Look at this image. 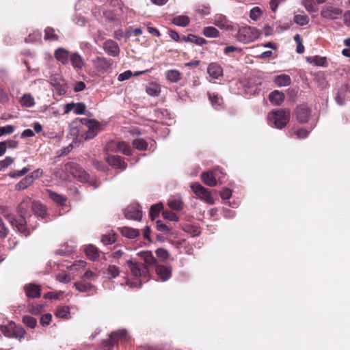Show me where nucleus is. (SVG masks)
<instances>
[{
  "label": "nucleus",
  "mask_w": 350,
  "mask_h": 350,
  "mask_svg": "<svg viewBox=\"0 0 350 350\" xmlns=\"http://www.w3.org/2000/svg\"><path fill=\"white\" fill-rule=\"evenodd\" d=\"M33 202L29 197L25 198L18 207L19 217L16 218L12 215L6 216L11 225L25 237L28 236L31 231L36 228V225L31 223L32 216L29 215L28 218L26 217L30 208L32 211Z\"/></svg>",
  "instance_id": "obj_1"
},
{
  "label": "nucleus",
  "mask_w": 350,
  "mask_h": 350,
  "mask_svg": "<svg viewBox=\"0 0 350 350\" xmlns=\"http://www.w3.org/2000/svg\"><path fill=\"white\" fill-rule=\"evenodd\" d=\"M289 119V111L283 109L273 110L267 116L269 124L279 129L284 127L288 122Z\"/></svg>",
  "instance_id": "obj_2"
},
{
  "label": "nucleus",
  "mask_w": 350,
  "mask_h": 350,
  "mask_svg": "<svg viewBox=\"0 0 350 350\" xmlns=\"http://www.w3.org/2000/svg\"><path fill=\"white\" fill-rule=\"evenodd\" d=\"M66 170L68 172H69L79 181L81 183L90 182V185L93 186L94 188H96L98 187L96 181L92 180H90L89 174L85 171H84L81 167H79L77 164L71 163L68 166H66Z\"/></svg>",
  "instance_id": "obj_3"
},
{
  "label": "nucleus",
  "mask_w": 350,
  "mask_h": 350,
  "mask_svg": "<svg viewBox=\"0 0 350 350\" xmlns=\"http://www.w3.org/2000/svg\"><path fill=\"white\" fill-rule=\"evenodd\" d=\"M0 330L5 336L15 338L19 340L23 339L26 334L25 330L23 327L16 326L14 323L1 325Z\"/></svg>",
  "instance_id": "obj_4"
},
{
  "label": "nucleus",
  "mask_w": 350,
  "mask_h": 350,
  "mask_svg": "<svg viewBox=\"0 0 350 350\" xmlns=\"http://www.w3.org/2000/svg\"><path fill=\"white\" fill-rule=\"evenodd\" d=\"M258 36L259 33L256 29L246 26L239 29L236 38L239 42L247 44L253 42Z\"/></svg>",
  "instance_id": "obj_5"
},
{
  "label": "nucleus",
  "mask_w": 350,
  "mask_h": 350,
  "mask_svg": "<svg viewBox=\"0 0 350 350\" xmlns=\"http://www.w3.org/2000/svg\"><path fill=\"white\" fill-rule=\"evenodd\" d=\"M80 122L88 128L85 137V139H90L94 137L100 129V124L96 120L81 118Z\"/></svg>",
  "instance_id": "obj_6"
},
{
  "label": "nucleus",
  "mask_w": 350,
  "mask_h": 350,
  "mask_svg": "<svg viewBox=\"0 0 350 350\" xmlns=\"http://www.w3.org/2000/svg\"><path fill=\"white\" fill-rule=\"evenodd\" d=\"M191 189L198 198L203 200L206 203L209 204H214V200L211 193L200 183H192L191 185Z\"/></svg>",
  "instance_id": "obj_7"
},
{
  "label": "nucleus",
  "mask_w": 350,
  "mask_h": 350,
  "mask_svg": "<svg viewBox=\"0 0 350 350\" xmlns=\"http://www.w3.org/2000/svg\"><path fill=\"white\" fill-rule=\"evenodd\" d=\"M342 14V10L335 6L332 3H327L321 10V15L323 18L327 20H334L337 18Z\"/></svg>",
  "instance_id": "obj_8"
},
{
  "label": "nucleus",
  "mask_w": 350,
  "mask_h": 350,
  "mask_svg": "<svg viewBox=\"0 0 350 350\" xmlns=\"http://www.w3.org/2000/svg\"><path fill=\"white\" fill-rule=\"evenodd\" d=\"M92 64L98 72L103 74L111 67L113 62L106 57L98 56L92 60Z\"/></svg>",
  "instance_id": "obj_9"
},
{
  "label": "nucleus",
  "mask_w": 350,
  "mask_h": 350,
  "mask_svg": "<svg viewBox=\"0 0 350 350\" xmlns=\"http://www.w3.org/2000/svg\"><path fill=\"white\" fill-rule=\"evenodd\" d=\"M295 115L300 123H306L308 121L311 115V109L306 103L297 106L295 109Z\"/></svg>",
  "instance_id": "obj_10"
},
{
  "label": "nucleus",
  "mask_w": 350,
  "mask_h": 350,
  "mask_svg": "<svg viewBox=\"0 0 350 350\" xmlns=\"http://www.w3.org/2000/svg\"><path fill=\"white\" fill-rule=\"evenodd\" d=\"M219 174H222L219 168L215 169L214 172L207 171L202 174V179L208 186L214 187L217 185V178H220Z\"/></svg>",
  "instance_id": "obj_11"
},
{
  "label": "nucleus",
  "mask_w": 350,
  "mask_h": 350,
  "mask_svg": "<svg viewBox=\"0 0 350 350\" xmlns=\"http://www.w3.org/2000/svg\"><path fill=\"white\" fill-rule=\"evenodd\" d=\"M124 215L126 219L140 220L142 217V211L138 204H133L128 206L124 210Z\"/></svg>",
  "instance_id": "obj_12"
},
{
  "label": "nucleus",
  "mask_w": 350,
  "mask_h": 350,
  "mask_svg": "<svg viewBox=\"0 0 350 350\" xmlns=\"http://www.w3.org/2000/svg\"><path fill=\"white\" fill-rule=\"evenodd\" d=\"M74 286L77 291L81 293H87L89 296L97 293L96 288L89 282L83 280L78 281L74 284Z\"/></svg>",
  "instance_id": "obj_13"
},
{
  "label": "nucleus",
  "mask_w": 350,
  "mask_h": 350,
  "mask_svg": "<svg viewBox=\"0 0 350 350\" xmlns=\"http://www.w3.org/2000/svg\"><path fill=\"white\" fill-rule=\"evenodd\" d=\"M103 50L111 57L119 55L120 49L118 44L113 40H107L103 44Z\"/></svg>",
  "instance_id": "obj_14"
},
{
  "label": "nucleus",
  "mask_w": 350,
  "mask_h": 350,
  "mask_svg": "<svg viewBox=\"0 0 350 350\" xmlns=\"http://www.w3.org/2000/svg\"><path fill=\"white\" fill-rule=\"evenodd\" d=\"M213 23L221 29L231 30L232 29L230 21L221 14H217L214 16Z\"/></svg>",
  "instance_id": "obj_15"
},
{
  "label": "nucleus",
  "mask_w": 350,
  "mask_h": 350,
  "mask_svg": "<svg viewBox=\"0 0 350 350\" xmlns=\"http://www.w3.org/2000/svg\"><path fill=\"white\" fill-rule=\"evenodd\" d=\"M131 273L135 277L146 276L148 274V269L139 263H134L132 260H128Z\"/></svg>",
  "instance_id": "obj_16"
},
{
  "label": "nucleus",
  "mask_w": 350,
  "mask_h": 350,
  "mask_svg": "<svg viewBox=\"0 0 350 350\" xmlns=\"http://www.w3.org/2000/svg\"><path fill=\"white\" fill-rule=\"evenodd\" d=\"M207 72L212 79H219L223 76V68L218 63L212 62L207 67Z\"/></svg>",
  "instance_id": "obj_17"
},
{
  "label": "nucleus",
  "mask_w": 350,
  "mask_h": 350,
  "mask_svg": "<svg viewBox=\"0 0 350 350\" xmlns=\"http://www.w3.org/2000/svg\"><path fill=\"white\" fill-rule=\"evenodd\" d=\"M54 57L57 61L62 63L63 65H66L68 64L70 54L67 49L63 47H59L55 51Z\"/></svg>",
  "instance_id": "obj_18"
},
{
  "label": "nucleus",
  "mask_w": 350,
  "mask_h": 350,
  "mask_svg": "<svg viewBox=\"0 0 350 350\" xmlns=\"http://www.w3.org/2000/svg\"><path fill=\"white\" fill-rule=\"evenodd\" d=\"M138 256L140 259L143 260L145 266L148 269V267L154 266L157 263V260L150 251H142L137 253Z\"/></svg>",
  "instance_id": "obj_19"
},
{
  "label": "nucleus",
  "mask_w": 350,
  "mask_h": 350,
  "mask_svg": "<svg viewBox=\"0 0 350 350\" xmlns=\"http://www.w3.org/2000/svg\"><path fill=\"white\" fill-rule=\"evenodd\" d=\"M107 161L111 165L124 170L126 168L127 164L120 156L108 155Z\"/></svg>",
  "instance_id": "obj_20"
},
{
  "label": "nucleus",
  "mask_w": 350,
  "mask_h": 350,
  "mask_svg": "<svg viewBox=\"0 0 350 350\" xmlns=\"http://www.w3.org/2000/svg\"><path fill=\"white\" fill-rule=\"evenodd\" d=\"M24 289L28 298H38L41 295L40 286L33 283H30L27 285H25Z\"/></svg>",
  "instance_id": "obj_21"
},
{
  "label": "nucleus",
  "mask_w": 350,
  "mask_h": 350,
  "mask_svg": "<svg viewBox=\"0 0 350 350\" xmlns=\"http://www.w3.org/2000/svg\"><path fill=\"white\" fill-rule=\"evenodd\" d=\"M156 273L159 279L165 282L170 278L172 275V269L165 265H157L156 267Z\"/></svg>",
  "instance_id": "obj_22"
},
{
  "label": "nucleus",
  "mask_w": 350,
  "mask_h": 350,
  "mask_svg": "<svg viewBox=\"0 0 350 350\" xmlns=\"http://www.w3.org/2000/svg\"><path fill=\"white\" fill-rule=\"evenodd\" d=\"M70 59L71 64L75 69H81L85 65L82 56L77 52L71 53Z\"/></svg>",
  "instance_id": "obj_23"
},
{
  "label": "nucleus",
  "mask_w": 350,
  "mask_h": 350,
  "mask_svg": "<svg viewBox=\"0 0 350 350\" xmlns=\"http://www.w3.org/2000/svg\"><path fill=\"white\" fill-rule=\"evenodd\" d=\"M127 340V332L126 329H119L110 334V339L108 342L109 346H113L115 340Z\"/></svg>",
  "instance_id": "obj_24"
},
{
  "label": "nucleus",
  "mask_w": 350,
  "mask_h": 350,
  "mask_svg": "<svg viewBox=\"0 0 350 350\" xmlns=\"http://www.w3.org/2000/svg\"><path fill=\"white\" fill-rule=\"evenodd\" d=\"M212 106L216 109H220L223 106V98L215 93H208Z\"/></svg>",
  "instance_id": "obj_25"
},
{
  "label": "nucleus",
  "mask_w": 350,
  "mask_h": 350,
  "mask_svg": "<svg viewBox=\"0 0 350 350\" xmlns=\"http://www.w3.org/2000/svg\"><path fill=\"white\" fill-rule=\"evenodd\" d=\"M285 96L282 92L275 90L270 93L269 101L276 105H280L284 100Z\"/></svg>",
  "instance_id": "obj_26"
},
{
  "label": "nucleus",
  "mask_w": 350,
  "mask_h": 350,
  "mask_svg": "<svg viewBox=\"0 0 350 350\" xmlns=\"http://www.w3.org/2000/svg\"><path fill=\"white\" fill-rule=\"evenodd\" d=\"M32 211L38 217L44 218L46 214V208L39 202L33 201L32 204Z\"/></svg>",
  "instance_id": "obj_27"
},
{
  "label": "nucleus",
  "mask_w": 350,
  "mask_h": 350,
  "mask_svg": "<svg viewBox=\"0 0 350 350\" xmlns=\"http://www.w3.org/2000/svg\"><path fill=\"white\" fill-rule=\"evenodd\" d=\"M49 198L56 204L64 206L66 202V198L51 190L47 191Z\"/></svg>",
  "instance_id": "obj_28"
},
{
  "label": "nucleus",
  "mask_w": 350,
  "mask_h": 350,
  "mask_svg": "<svg viewBox=\"0 0 350 350\" xmlns=\"http://www.w3.org/2000/svg\"><path fill=\"white\" fill-rule=\"evenodd\" d=\"M120 232L122 236L129 239H134L139 235V231L138 230L129 227L121 228Z\"/></svg>",
  "instance_id": "obj_29"
},
{
  "label": "nucleus",
  "mask_w": 350,
  "mask_h": 350,
  "mask_svg": "<svg viewBox=\"0 0 350 350\" xmlns=\"http://www.w3.org/2000/svg\"><path fill=\"white\" fill-rule=\"evenodd\" d=\"M291 81V77L288 75H277L274 78L275 83L278 86H287L290 85Z\"/></svg>",
  "instance_id": "obj_30"
},
{
  "label": "nucleus",
  "mask_w": 350,
  "mask_h": 350,
  "mask_svg": "<svg viewBox=\"0 0 350 350\" xmlns=\"http://www.w3.org/2000/svg\"><path fill=\"white\" fill-rule=\"evenodd\" d=\"M183 201L179 198H170L167 201L168 206L174 211H181L183 208Z\"/></svg>",
  "instance_id": "obj_31"
},
{
  "label": "nucleus",
  "mask_w": 350,
  "mask_h": 350,
  "mask_svg": "<svg viewBox=\"0 0 350 350\" xmlns=\"http://www.w3.org/2000/svg\"><path fill=\"white\" fill-rule=\"evenodd\" d=\"M183 40L185 42H189L192 43H195L197 45L202 46L206 43V40L201 37H198L193 34H189L187 36H184Z\"/></svg>",
  "instance_id": "obj_32"
},
{
  "label": "nucleus",
  "mask_w": 350,
  "mask_h": 350,
  "mask_svg": "<svg viewBox=\"0 0 350 350\" xmlns=\"http://www.w3.org/2000/svg\"><path fill=\"white\" fill-rule=\"evenodd\" d=\"M165 77L171 83H176L181 79V73L177 70H169L165 72Z\"/></svg>",
  "instance_id": "obj_33"
},
{
  "label": "nucleus",
  "mask_w": 350,
  "mask_h": 350,
  "mask_svg": "<svg viewBox=\"0 0 350 350\" xmlns=\"http://www.w3.org/2000/svg\"><path fill=\"white\" fill-rule=\"evenodd\" d=\"M190 23V18L185 15H179L174 17L172 20V23L177 26L186 27Z\"/></svg>",
  "instance_id": "obj_34"
},
{
  "label": "nucleus",
  "mask_w": 350,
  "mask_h": 350,
  "mask_svg": "<svg viewBox=\"0 0 350 350\" xmlns=\"http://www.w3.org/2000/svg\"><path fill=\"white\" fill-rule=\"evenodd\" d=\"M85 252L88 258L92 260H96L99 256L97 248L92 245H88L85 249Z\"/></svg>",
  "instance_id": "obj_35"
},
{
  "label": "nucleus",
  "mask_w": 350,
  "mask_h": 350,
  "mask_svg": "<svg viewBox=\"0 0 350 350\" xmlns=\"http://www.w3.org/2000/svg\"><path fill=\"white\" fill-rule=\"evenodd\" d=\"M293 21L297 25L304 26L308 23L309 18L306 14L304 13V12H301L300 14H295Z\"/></svg>",
  "instance_id": "obj_36"
},
{
  "label": "nucleus",
  "mask_w": 350,
  "mask_h": 350,
  "mask_svg": "<svg viewBox=\"0 0 350 350\" xmlns=\"http://www.w3.org/2000/svg\"><path fill=\"white\" fill-rule=\"evenodd\" d=\"M32 183H33L32 178L31 177H29L28 176H26L25 178H23L21 181H19L15 185V190H16V191L23 190V189L27 188Z\"/></svg>",
  "instance_id": "obj_37"
},
{
  "label": "nucleus",
  "mask_w": 350,
  "mask_h": 350,
  "mask_svg": "<svg viewBox=\"0 0 350 350\" xmlns=\"http://www.w3.org/2000/svg\"><path fill=\"white\" fill-rule=\"evenodd\" d=\"M20 103L23 107H31L34 105V98L29 94H25L20 100Z\"/></svg>",
  "instance_id": "obj_38"
},
{
  "label": "nucleus",
  "mask_w": 350,
  "mask_h": 350,
  "mask_svg": "<svg viewBox=\"0 0 350 350\" xmlns=\"http://www.w3.org/2000/svg\"><path fill=\"white\" fill-rule=\"evenodd\" d=\"M308 61L314 66H327V59L325 57L313 56L308 58Z\"/></svg>",
  "instance_id": "obj_39"
},
{
  "label": "nucleus",
  "mask_w": 350,
  "mask_h": 350,
  "mask_svg": "<svg viewBox=\"0 0 350 350\" xmlns=\"http://www.w3.org/2000/svg\"><path fill=\"white\" fill-rule=\"evenodd\" d=\"M146 91L151 96H158L161 92V87L159 84L151 83L146 87Z\"/></svg>",
  "instance_id": "obj_40"
},
{
  "label": "nucleus",
  "mask_w": 350,
  "mask_h": 350,
  "mask_svg": "<svg viewBox=\"0 0 350 350\" xmlns=\"http://www.w3.org/2000/svg\"><path fill=\"white\" fill-rule=\"evenodd\" d=\"M203 34L207 38H217L219 36V31L215 27L212 26L204 28Z\"/></svg>",
  "instance_id": "obj_41"
},
{
  "label": "nucleus",
  "mask_w": 350,
  "mask_h": 350,
  "mask_svg": "<svg viewBox=\"0 0 350 350\" xmlns=\"http://www.w3.org/2000/svg\"><path fill=\"white\" fill-rule=\"evenodd\" d=\"M59 36L55 33V29L52 27H46L44 30V39L46 40L55 41L57 40Z\"/></svg>",
  "instance_id": "obj_42"
},
{
  "label": "nucleus",
  "mask_w": 350,
  "mask_h": 350,
  "mask_svg": "<svg viewBox=\"0 0 350 350\" xmlns=\"http://www.w3.org/2000/svg\"><path fill=\"white\" fill-rule=\"evenodd\" d=\"M117 150L123 153L125 155H130L131 154V148L129 144L124 142H120L116 144Z\"/></svg>",
  "instance_id": "obj_43"
},
{
  "label": "nucleus",
  "mask_w": 350,
  "mask_h": 350,
  "mask_svg": "<svg viewBox=\"0 0 350 350\" xmlns=\"http://www.w3.org/2000/svg\"><path fill=\"white\" fill-rule=\"evenodd\" d=\"M55 315L59 318L68 319L70 315V308L65 306H60L57 309Z\"/></svg>",
  "instance_id": "obj_44"
},
{
  "label": "nucleus",
  "mask_w": 350,
  "mask_h": 350,
  "mask_svg": "<svg viewBox=\"0 0 350 350\" xmlns=\"http://www.w3.org/2000/svg\"><path fill=\"white\" fill-rule=\"evenodd\" d=\"M116 240V234L113 232H111L103 236L101 241L104 245H110Z\"/></svg>",
  "instance_id": "obj_45"
},
{
  "label": "nucleus",
  "mask_w": 350,
  "mask_h": 350,
  "mask_svg": "<svg viewBox=\"0 0 350 350\" xmlns=\"http://www.w3.org/2000/svg\"><path fill=\"white\" fill-rule=\"evenodd\" d=\"M302 5L308 12H315L317 11V7L315 5L313 0H302Z\"/></svg>",
  "instance_id": "obj_46"
},
{
  "label": "nucleus",
  "mask_w": 350,
  "mask_h": 350,
  "mask_svg": "<svg viewBox=\"0 0 350 350\" xmlns=\"http://www.w3.org/2000/svg\"><path fill=\"white\" fill-rule=\"evenodd\" d=\"M107 273L109 279L115 278L120 273L119 268L113 265H109L107 269Z\"/></svg>",
  "instance_id": "obj_47"
},
{
  "label": "nucleus",
  "mask_w": 350,
  "mask_h": 350,
  "mask_svg": "<svg viewBox=\"0 0 350 350\" xmlns=\"http://www.w3.org/2000/svg\"><path fill=\"white\" fill-rule=\"evenodd\" d=\"M30 170L31 168L29 166L24 167L21 170L10 172L8 176L11 178H16L26 174Z\"/></svg>",
  "instance_id": "obj_48"
},
{
  "label": "nucleus",
  "mask_w": 350,
  "mask_h": 350,
  "mask_svg": "<svg viewBox=\"0 0 350 350\" xmlns=\"http://www.w3.org/2000/svg\"><path fill=\"white\" fill-rule=\"evenodd\" d=\"M162 208L163 204L161 203L154 204L151 206L150 210V215L152 220L158 216L159 213Z\"/></svg>",
  "instance_id": "obj_49"
},
{
  "label": "nucleus",
  "mask_w": 350,
  "mask_h": 350,
  "mask_svg": "<svg viewBox=\"0 0 350 350\" xmlns=\"http://www.w3.org/2000/svg\"><path fill=\"white\" fill-rule=\"evenodd\" d=\"M133 146L139 150H146L148 147L147 142L143 139H136L133 142Z\"/></svg>",
  "instance_id": "obj_50"
},
{
  "label": "nucleus",
  "mask_w": 350,
  "mask_h": 350,
  "mask_svg": "<svg viewBox=\"0 0 350 350\" xmlns=\"http://www.w3.org/2000/svg\"><path fill=\"white\" fill-rule=\"evenodd\" d=\"M23 322L27 327H29L31 329L35 328V327L37 325V321H36V319H34L32 317L28 316V315L24 316L23 317Z\"/></svg>",
  "instance_id": "obj_51"
},
{
  "label": "nucleus",
  "mask_w": 350,
  "mask_h": 350,
  "mask_svg": "<svg viewBox=\"0 0 350 350\" xmlns=\"http://www.w3.org/2000/svg\"><path fill=\"white\" fill-rule=\"evenodd\" d=\"M42 34L39 31H33L30 33L27 38H25L26 42H34L39 41L41 39Z\"/></svg>",
  "instance_id": "obj_52"
},
{
  "label": "nucleus",
  "mask_w": 350,
  "mask_h": 350,
  "mask_svg": "<svg viewBox=\"0 0 350 350\" xmlns=\"http://www.w3.org/2000/svg\"><path fill=\"white\" fill-rule=\"evenodd\" d=\"M14 159L11 157H6L3 160L0 161V171L3 170L14 163Z\"/></svg>",
  "instance_id": "obj_53"
},
{
  "label": "nucleus",
  "mask_w": 350,
  "mask_h": 350,
  "mask_svg": "<svg viewBox=\"0 0 350 350\" xmlns=\"http://www.w3.org/2000/svg\"><path fill=\"white\" fill-rule=\"evenodd\" d=\"M157 256L161 260L165 261L169 258V252L163 248H158L155 251Z\"/></svg>",
  "instance_id": "obj_54"
},
{
  "label": "nucleus",
  "mask_w": 350,
  "mask_h": 350,
  "mask_svg": "<svg viewBox=\"0 0 350 350\" xmlns=\"http://www.w3.org/2000/svg\"><path fill=\"white\" fill-rule=\"evenodd\" d=\"M163 216L164 218L170 221H178L179 220V217L177 216V215L170 211H163Z\"/></svg>",
  "instance_id": "obj_55"
},
{
  "label": "nucleus",
  "mask_w": 350,
  "mask_h": 350,
  "mask_svg": "<svg viewBox=\"0 0 350 350\" xmlns=\"http://www.w3.org/2000/svg\"><path fill=\"white\" fill-rule=\"evenodd\" d=\"M261 10L258 7H254L250 11V18L253 21H256L261 16Z\"/></svg>",
  "instance_id": "obj_56"
},
{
  "label": "nucleus",
  "mask_w": 350,
  "mask_h": 350,
  "mask_svg": "<svg viewBox=\"0 0 350 350\" xmlns=\"http://www.w3.org/2000/svg\"><path fill=\"white\" fill-rule=\"evenodd\" d=\"M43 309V306L40 304H31L29 306V310L33 314H38Z\"/></svg>",
  "instance_id": "obj_57"
},
{
  "label": "nucleus",
  "mask_w": 350,
  "mask_h": 350,
  "mask_svg": "<svg viewBox=\"0 0 350 350\" xmlns=\"http://www.w3.org/2000/svg\"><path fill=\"white\" fill-rule=\"evenodd\" d=\"M56 278L57 280L60 282H62V283H68L70 282L71 280V278L70 276L66 273H59L57 276H56Z\"/></svg>",
  "instance_id": "obj_58"
},
{
  "label": "nucleus",
  "mask_w": 350,
  "mask_h": 350,
  "mask_svg": "<svg viewBox=\"0 0 350 350\" xmlns=\"http://www.w3.org/2000/svg\"><path fill=\"white\" fill-rule=\"evenodd\" d=\"M85 111V105L83 103L75 104L74 112L76 114H83Z\"/></svg>",
  "instance_id": "obj_59"
},
{
  "label": "nucleus",
  "mask_w": 350,
  "mask_h": 350,
  "mask_svg": "<svg viewBox=\"0 0 350 350\" xmlns=\"http://www.w3.org/2000/svg\"><path fill=\"white\" fill-rule=\"evenodd\" d=\"M196 12L202 15H208L211 13V8L207 5H200L196 9Z\"/></svg>",
  "instance_id": "obj_60"
},
{
  "label": "nucleus",
  "mask_w": 350,
  "mask_h": 350,
  "mask_svg": "<svg viewBox=\"0 0 350 350\" xmlns=\"http://www.w3.org/2000/svg\"><path fill=\"white\" fill-rule=\"evenodd\" d=\"M132 76H133V72L131 70H126L118 75V80L119 81H124L128 80Z\"/></svg>",
  "instance_id": "obj_61"
},
{
  "label": "nucleus",
  "mask_w": 350,
  "mask_h": 350,
  "mask_svg": "<svg viewBox=\"0 0 350 350\" xmlns=\"http://www.w3.org/2000/svg\"><path fill=\"white\" fill-rule=\"evenodd\" d=\"M0 130L2 135H9L14 132V127L12 125H6L5 126L0 127Z\"/></svg>",
  "instance_id": "obj_62"
},
{
  "label": "nucleus",
  "mask_w": 350,
  "mask_h": 350,
  "mask_svg": "<svg viewBox=\"0 0 350 350\" xmlns=\"http://www.w3.org/2000/svg\"><path fill=\"white\" fill-rule=\"evenodd\" d=\"M52 319V315L49 313L42 315L40 318V323L43 325H48Z\"/></svg>",
  "instance_id": "obj_63"
},
{
  "label": "nucleus",
  "mask_w": 350,
  "mask_h": 350,
  "mask_svg": "<svg viewBox=\"0 0 350 350\" xmlns=\"http://www.w3.org/2000/svg\"><path fill=\"white\" fill-rule=\"evenodd\" d=\"M157 228L159 231L163 232H170V228L167 225L163 224L161 221H157Z\"/></svg>",
  "instance_id": "obj_64"
}]
</instances>
